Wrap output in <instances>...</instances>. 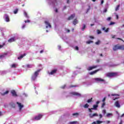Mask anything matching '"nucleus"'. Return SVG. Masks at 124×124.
Segmentation results:
<instances>
[{
    "label": "nucleus",
    "instance_id": "nucleus-47",
    "mask_svg": "<svg viewBox=\"0 0 124 124\" xmlns=\"http://www.w3.org/2000/svg\"><path fill=\"white\" fill-rule=\"evenodd\" d=\"M120 97H115V98H112L113 100H116V99H119Z\"/></svg>",
    "mask_w": 124,
    "mask_h": 124
},
{
    "label": "nucleus",
    "instance_id": "nucleus-46",
    "mask_svg": "<svg viewBox=\"0 0 124 124\" xmlns=\"http://www.w3.org/2000/svg\"><path fill=\"white\" fill-rule=\"evenodd\" d=\"M90 38H91V39H94V37L93 36H89Z\"/></svg>",
    "mask_w": 124,
    "mask_h": 124
},
{
    "label": "nucleus",
    "instance_id": "nucleus-43",
    "mask_svg": "<svg viewBox=\"0 0 124 124\" xmlns=\"http://www.w3.org/2000/svg\"><path fill=\"white\" fill-rule=\"evenodd\" d=\"M111 19H112V18L111 17H108L107 20V21H110L111 20Z\"/></svg>",
    "mask_w": 124,
    "mask_h": 124
},
{
    "label": "nucleus",
    "instance_id": "nucleus-32",
    "mask_svg": "<svg viewBox=\"0 0 124 124\" xmlns=\"http://www.w3.org/2000/svg\"><path fill=\"white\" fill-rule=\"evenodd\" d=\"M100 44V40H98L97 42H96L95 43V44H96V45H99Z\"/></svg>",
    "mask_w": 124,
    "mask_h": 124
},
{
    "label": "nucleus",
    "instance_id": "nucleus-35",
    "mask_svg": "<svg viewBox=\"0 0 124 124\" xmlns=\"http://www.w3.org/2000/svg\"><path fill=\"white\" fill-rule=\"evenodd\" d=\"M120 95L118 94H111V96H119Z\"/></svg>",
    "mask_w": 124,
    "mask_h": 124
},
{
    "label": "nucleus",
    "instance_id": "nucleus-11",
    "mask_svg": "<svg viewBox=\"0 0 124 124\" xmlns=\"http://www.w3.org/2000/svg\"><path fill=\"white\" fill-rule=\"evenodd\" d=\"M97 67V66H90L87 69V70L90 71V70H93V69H94V68H96Z\"/></svg>",
    "mask_w": 124,
    "mask_h": 124
},
{
    "label": "nucleus",
    "instance_id": "nucleus-41",
    "mask_svg": "<svg viewBox=\"0 0 124 124\" xmlns=\"http://www.w3.org/2000/svg\"><path fill=\"white\" fill-rule=\"evenodd\" d=\"M25 23H31V20H25Z\"/></svg>",
    "mask_w": 124,
    "mask_h": 124
},
{
    "label": "nucleus",
    "instance_id": "nucleus-21",
    "mask_svg": "<svg viewBox=\"0 0 124 124\" xmlns=\"http://www.w3.org/2000/svg\"><path fill=\"white\" fill-rule=\"evenodd\" d=\"M73 24H74L75 25L77 24H78V21H77V18H76L73 21Z\"/></svg>",
    "mask_w": 124,
    "mask_h": 124
},
{
    "label": "nucleus",
    "instance_id": "nucleus-57",
    "mask_svg": "<svg viewBox=\"0 0 124 124\" xmlns=\"http://www.w3.org/2000/svg\"><path fill=\"white\" fill-rule=\"evenodd\" d=\"M99 101H97L96 102V105H97V104H99Z\"/></svg>",
    "mask_w": 124,
    "mask_h": 124
},
{
    "label": "nucleus",
    "instance_id": "nucleus-30",
    "mask_svg": "<svg viewBox=\"0 0 124 124\" xmlns=\"http://www.w3.org/2000/svg\"><path fill=\"white\" fill-rule=\"evenodd\" d=\"M92 100H93V98H91L87 100V103H91V102L92 101Z\"/></svg>",
    "mask_w": 124,
    "mask_h": 124
},
{
    "label": "nucleus",
    "instance_id": "nucleus-6",
    "mask_svg": "<svg viewBox=\"0 0 124 124\" xmlns=\"http://www.w3.org/2000/svg\"><path fill=\"white\" fill-rule=\"evenodd\" d=\"M72 95H76L77 96H81V94L78 92H72L70 93Z\"/></svg>",
    "mask_w": 124,
    "mask_h": 124
},
{
    "label": "nucleus",
    "instance_id": "nucleus-42",
    "mask_svg": "<svg viewBox=\"0 0 124 124\" xmlns=\"http://www.w3.org/2000/svg\"><path fill=\"white\" fill-rule=\"evenodd\" d=\"M116 39H118V40H121V41H123V42H124V40L121 39V38H117Z\"/></svg>",
    "mask_w": 124,
    "mask_h": 124
},
{
    "label": "nucleus",
    "instance_id": "nucleus-52",
    "mask_svg": "<svg viewBox=\"0 0 124 124\" xmlns=\"http://www.w3.org/2000/svg\"><path fill=\"white\" fill-rule=\"evenodd\" d=\"M108 31H109V28H108L106 30V31H105V32H108Z\"/></svg>",
    "mask_w": 124,
    "mask_h": 124
},
{
    "label": "nucleus",
    "instance_id": "nucleus-8",
    "mask_svg": "<svg viewBox=\"0 0 124 124\" xmlns=\"http://www.w3.org/2000/svg\"><path fill=\"white\" fill-rule=\"evenodd\" d=\"M94 80L96 82H104L105 81L104 79L98 78H94Z\"/></svg>",
    "mask_w": 124,
    "mask_h": 124
},
{
    "label": "nucleus",
    "instance_id": "nucleus-44",
    "mask_svg": "<svg viewBox=\"0 0 124 124\" xmlns=\"http://www.w3.org/2000/svg\"><path fill=\"white\" fill-rule=\"evenodd\" d=\"M105 100H106V97H105L102 100L103 102H105Z\"/></svg>",
    "mask_w": 124,
    "mask_h": 124
},
{
    "label": "nucleus",
    "instance_id": "nucleus-25",
    "mask_svg": "<svg viewBox=\"0 0 124 124\" xmlns=\"http://www.w3.org/2000/svg\"><path fill=\"white\" fill-rule=\"evenodd\" d=\"M37 77H36L35 76H34V75H33V76H32V77H31V79H32V80H33V81H34V80H35V79H36V78H37Z\"/></svg>",
    "mask_w": 124,
    "mask_h": 124
},
{
    "label": "nucleus",
    "instance_id": "nucleus-55",
    "mask_svg": "<svg viewBox=\"0 0 124 124\" xmlns=\"http://www.w3.org/2000/svg\"><path fill=\"white\" fill-rule=\"evenodd\" d=\"M66 31L67 32H70V30H69V29H66Z\"/></svg>",
    "mask_w": 124,
    "mask_h": 124
},
{
    "label": "nucleus",
    "instance_id": "nucleus-49",
    "mask_svg": "<svg viewBox=\"0 0 124 124\" xmlns=\"http://www.w3.org/2000/svg\"><path fill=\"white\" fill-rule=\"evenodd\" d=\"M25 28H26V25L24 24L22 27V29L23 30Z\"/></svg>",
    "mask_w": 124,
    "mask_h": 124
},
{
    "label": "nucleus",
    "instance_id": "nucleus-27",
    "mask_svg": "<svg viewBox=\"0 0 124 124\" xmlns=\"http://www.w3.org/2000/svg\"><path fill=\"white\" fill-rule=\"evenodd\" d=\"M96 124H102L103 122L98 120L96 122Z\"/></svg>",
    "mask_w": 124,
    "mask_h": 124
},
{
    "label": "nucleus",
    "instance_id": "nucleus-22",
    "mask_svg": "<svg viewBox=\"0 0 124 124\" xmlns=\"http://www.w3.org/2000/svg\"><path fill=\"white\" fill-rule=\"evenodd\" d=\"M9 93V91H6L4 93H1V95L3 96V95H5V94H8Z\"/></svg>",
    "mask_w": 124,
    "mask_h": 124
},
{
    "label": "nucleus",
    "instance_id": "nucleus-40",
    "mask_svg": "<svg viewBox=\"0 0 124 124\" xmlns=\"http://www.w3.org/2000/svg\"><path fill=\"white\" fill-rule=\"evenodd\" d=\"M76 87H78L77 85H71L70 88H76Z\"/></svg>",
    "mask_w": 124,
    "mask_h": 124
},
{
    "label": "nucleus",
    "instance_id": "nucleus-34",
    "mask_svg": "<svg viewBox=\"0 0 124 124\" xmlns=\"http://www.w3.org/2000/svg\"><path fill=\"white\" fill-rule=\"evenodd\" d=\"M11 67L12 68H16V65L15 64H13L12 65H11Z\"/></svg>",
    "mask_w": 124,
    "mask_h": 124
},
{
    "label": "nucleus",
    "instance_id": "nucleus-29",
    "mask_svg": "<svg viewBox=\"0 0 124 124\" xmlns=\"http://www.w3.org/2000/svg\"><path fill=\"white\" fill-rule=\"evenodd\" d=\"M85 29H86V25L83 24V27L82 28L81 30L82 31H85Z\"/></svg>",
    "mask_w": 124,
    "mask_h": 124
},
{
    "label": "nucleus",
    "instance_id": "nucleus-31",
    "mask_svg": "<svg viewBox=\"0 0 124 124\" xmlns=\"http://www.w3.org/2000/svg\"><path fill=\"white\" fill-rule=\"evenodd\" d=\"M78 122L77 121H73V122H71L69 123V124H77Z\"/></svg>",
    "mask_w": 124,
    "mask_h": 124
},
{
    "label": "nucleus",
    "instance_id": "nucleus-56",
    "mask_svg": "<svg viewBox=\"0 0 124 124\" xmlns=\"http://www.w3.org/2000/svg\"><path fill=\"white\" fill-rule=\"evenodd\" d=\"M55 12L56 13H58V12H59V11L58 10V9H56L55 10Z\"/></svg>",
    "mask_w": 124,
    "mask_h": 124
},
{
    "label": "nucleus",
    "instance_id": "nucleus-2",
    "mask_svg": "<svg viewBox=\"0 0 124 124\" xmlns=\"http://www.w3.org/2000/svg\"><path fill=\"white\" fill-rule=\"evenodd\" d=\"M115 76H118V73L111 72V73H108L107 74V77H115Z\"/></svg>",
    "mask_w": 124,
    "mask_h": 124
},
{
    "label": "nucleus",
    "instance_id": "nucleus-13",
    "mask_svg": "<svg viewBox=\"0 0 124 124\" xmlns=\"http://www.w3.org/2000/svg\"><path fill=\"white\" fill-rule=\"evenodd\" d=\"M74 17H75V14H74L73 15H71L68 18V20H72V19H73L74 18Z\"/></svg>",
    "mask_w": 124,
    "mask_h": 124
},
{
    "label": "nucleus",
    "instance_id": "nucleus-24",
    "mask_svg": "<svg viewBox=\"0 0 124 124\" xmlns=\"http://www.w3.org/2000/svg\"><path fill=\"white\" fill-rule=\"evenodd\" d=\"M91 43H93V41L89 40L86 42V44H91Z\"/></svg>",
    "mask_w": 124,
    "mask_h": 124
},
{
    "label": "nucleus",
    "instance_id": "nucleus-45",
    "mask_svg": "<svg viewBox=\"0 0 124 124\" xmlns=\"http://www.w3.org/2000/svg\"><path fill=\"white\" fill-rule=\"evenodd\" d=\"M114 24H115V22H110V23H109V26H111L112 25H114Z\"/></svg>",
    "mask_w": 124,
    "mask_h": 124
},
{
    "label": "nucleus",
    "instance_id": "nucleus-54",
    "mask_svg": "<svg viewBox=\"0 0 124 124\" xmlns=\"http://www.w3.org/2000/svg\"><path fill=\"white\" fill-rule=\"evenodd\" d=\"M99 117H100V119H102V114H100L99 115Z\"/></svg>",
    "mask_w": 124,
    "mask_h": 124
},
{
    "label": "nucleus",
    "instance_id": "nucleus-16",
    "mask_svg": "<svg viewBox=\"0 0 124 124\" xmlns=\"http://www.w3.org/2000/svg\"><path fill=\"white\" fill-rule=\"evenodd\" d=\"M11 93L13 94V96H17V93H16L15 90H12Z\"/></svg>",
    "mask_w": 124,
    "mask_h": 124
},
{
    "label": "nucleus",
    "instance_id": "nucleus-64",
    "mask_svg": "<svg viewBox=\"0 0 124 124\" xmlns=\"http://www.w3.org/2000/svg\"><path fill=\"white\" fill-rule=\"evenodd\" d=\"M103 2H104V1L103 0H102L101 1V4H102L103 3Z\"/></svg>",
    "mask_w": 124,
    "mask_h": 124
},
{
    "label": "nucleus",
    "instance_id": "nucleus-50",
    "mask_svg": "<svg viewBox=\"0 0 124 124\" xmlns=\"http://www.w3.org/2000/svg\"><path fill=\"white\" fill-rule=\"evenodd\" d=\"M75 50H77V51H78L79 50V47H78L77 46L75 47Z\"/></svg>",
    "mask_w": 124,
    "mask_h": 124
},
{
    "label": "nucleus",
    "instance_id": "nucleus-19",
    "mask_svg": "<svg viewBox=\"0 0 124 124\" xmlns=\"http://www.w3.org/2000/svg\"><path fill=\"white\" fill-rule=\"evenodd\" d=\"M24 15L26 17V18H30V16L28 15V13L25 11H24Z\"/></svg>",
    "mask_w": 124,
    "mask_h": 124
},
{
    "label": "nucleus",
    "instance_id": "nucleus-3",
    "mask_svg": "<svg viewBox=\"0 0 124 124\" xmlns=\"http://www.w3.org/2000/svg\"><path fill=\"white\" fill-rule=\"evenodd\" d=\"M89 116L91 119H93L94 117H98V114L96 113L93 114L89 113Z\"/></svg>",
    "mask_w": 124,
    "mask_h": 124
},
{
    "label": "nucleus",
    "instance_id": "nucleus-14",
    "mask_svg": "<svg viewBox=\"0 0 124 124\" xmlns=\"http://www.w3.org/2000/svg\"><path fill=\"white\" fill-rule=\"evenodd\" d=\"M115 105L116 107H117V108H120L121 107V105H120V103H119V101H117L115 103Z\"/></svg>",
    "mask_w": 124,
    "mask_h": 124
},
{
    "label": "nucleus",
    "instance_id": "nucleus-26",
    "mask_svg": "<svg viewBox=\"0 0 124 124\" xmlns=\"http://www.w3.org/2000/svg\"><path fill=\"white\" fill-rule=\"evenodd\" d=\"M120 6H121L120 5H118L117 7L115 8V11H118L119 10V8H120Z\"/></svg>",
    "mask_w": 124,
    "mask_h": 124
},
{
    "label": "nucleus",
    "instance_id": "nucleus-62",
    "mask_svg": "<svg viewBox=\"0 0 124 124\" xmlns=\"http://www.w3.org/2000/svg\"><path fill=\"white\" fill-rule=\"evenodd\" d=\"M119 124H123V121L121 120L120 122L119 123Z\"/></svg>",
    "mask_w": 124,
    "mask_h": 124
},
{
    "label": "nucleus",
    "instance_id": "nucleus-9",
    "mask_svg": "<svg viewBox=\"0 0 124 124\" xmlns=\"http://www.w3.org/2000/svg\"><path fill=\"white\" fill-rule=\"evenodd\" d=\"M45 23L46 24V25H47L46 26V29H48V28H52L51 24L48 21H45Z\"/></svg>",
    "mask_w": 124,
    "mask_h": 124
},
{
    "label": "nucleus",
    "instance_id": "nucleus-37",
    "mask_svg": "<svg viewBox=\"0 0 124 124\" xmlns=\"http://www.w3.org/2000/svg\"><path fill=\"white\" fill-rule=\"evenodd\" d=\"M97 32L98 34H100V33H101V31L99 30H98L97 31Z\"/></svg>",
    "mask_w": 124,
    "mask_h": 124
},
{
    "label": "nucleus",
    "instance_id": "nucleus-4",
    "mask_svg": "<svg viewBox=\"0 0 124 124\" xmlns=\"http://www.w3.org/2000/svg\"><path fill=\"white\" fill-rule=\"evenodd\" d=\"M42 117H43V115L41 114H39L38 116H36L34 117V120H35L36 121H38L40 120V119H41Z\"/></svg>",
    "mask_w": 124,
    "mask_h": 124
},
{
    "label": "nucleus",
    "instance_id": "nucleus-38",
    "mask_svg": "<svg viewBox=\"0 0 124 124\" xmlns=\"http://www.w3.org/2000/svg\"><path fill=\"white\" fill-rule=\"evenodd\" d=\"M104 106H105V102H104L101 106V108H103L104 107Z\"/></svg>",
    "mask_w": 124,
    "mask_h": 124
},
{
    "label": "nucleus",
    "instance_id": "nucleus-17",
    "mask_svg": "<svg viewBox=\"0 0 124 124\" xmlns=\"http://www.w3.org/2000/svg\"><path fill=\"white\" fill-rule=\"evenodd\" d=\"M98 107V105H93V108H92V109H93V110H97Z\"/></svg>",
    "mask_w": 124,
    "mask_h": 124
},
{
    "label": "nucleus",
    "instance_id": "nucleus-10",
    "mask_svg": "<svg viewBox=\"0 0 124 124\" xmlns=\"http://www.w3.org/2000/svg\"><path fill=\"white\" fill-rule=\"evenodd\" d=\"M99 70H100V69H98L96 70H95V71H93V72H90V73H89V74H90V75H93V74H95V73H96V72H98V71H99Z\"/></svg>",
    "mask_w": 124,
    "mask_h": 124
},
{
    "label": "nucleus",
    "instance_id": "nucleus-36",
    "mask_svg": "<svg viewBox=\"0 0 124 124\" xmlns=\"http://www.w3.org/2000/svg\"><path fill=\"white\" fill-rule=\"evenodd\" d=\"M102 112L103 114H104V115H105L106 114V110H105V109H103Z\"/></svg>",
    "mask_w": 124,
    "mask_h": 124
},
{
    "label": "nucleus",
    "instance_id": "nucleus-39",
    "mask_svg": "<svg viewBox=\"0 0 124 124\" xmlns=\"http://www.w3.org/2000/svg\"><path fill=\"white\" fill-rule=\"evenodd\" d=\"M93 110V109H92L91 108H88V110H89V112H90V113H92V112H93V110Z\"/></svg>",
    "mask_w": 124,
    "mask_h": 124
},
{
    "label": "nucleus",
    "instance_id": "nucleus-7",
    "mask_svg": "<svg viewBox=\"0 0 124 124\" xmlns=\"http://www.w3.org/2000/svg\"><path fill=\"white\" fill-rule=\"evenodd\" d=\"M58 70L54 69L52 70L50 73H49V75H54L55 73H57V71Z\"/></svg>",
    "mask_w": 124,
    "mask_h": 124
},
{
    "label": "nucleus",
    "instance_id": "nucleus-58",
    "mask_svg": "<svg viewBox=\"0 0 124 124\" xmlns=\"http://www.w3.org/2000/svg\"><path fill=\"white\" fill-rule=\"evenodd\" d=\"M116 19L117 20H118V19H119V16H118V15H116Z\"/></svg>",
    "mask_w": 124,
    "mask_h": 124
},
{
    "label": "nucleus",
    "instance_id": "nucleus-61",
    "mask_svg": "<svg viewBox=\"0 0 124 124\" xmlns=\"http://www.w3.org/2000/svg\"><path fill=\"white\" fill-rule=\"evenodd\" d=\"M104 12L105 13L106 12H107V9H105L104 10Z\"/></svg>",
    "mask_w": 124,
    "mask_h": 124
},
{
    "label": "nucleus",
    "instance_id": "nucleus-18",
    "mask_svg": "<svg viewBox=\"0 0 124 124\" xmlns=\"http://www.w3.org/2000/svg\"><path fill=\"white\" fill-rule=\"evenodd\" d=\"M26 55L27 54L26 53H24L23 55H21L20 56L17 58L18 60H21V59H23L24 57L26 56Z\"/></svg>",
    "mask_w": 124,
    "mask_h": 124
},
{
    "label": "nucleus",
    "instance_id": "nucleus-51",
    "mask_svg": "<svg viewBox=\"0 0 124 124\" xmlns=\"http://www.w3.org/2000/svg\"><path fill=\"white\" fill-rule=\"evenodd\" d=\"M27 67H28V68H31V65H30V64L27 65Z\"/></svg>",
    "mask_w": 124,
    "mask_h": 124
},
{
    "label": "nucleus",
    "instance_id": "nucleus-20",
    "mask_svg": "<svg viewBox=\"0 0 124 124\" xmlns=\"http://www.w3.org/2000/svg\"><path fill=\"white\" fill-rule=\"evenodd\" d=\"M5 21L6 22H10V20H9V16L8 15L5 16Z\"/></svg>",
    "mask_w": 124,
    "mask_h": 124
},
{
    "label": "nucleus",
    "instance_id": "nucleus-15",
    "mask_svg": "<svg viewBox=\"0 0 124 124\" xmlns=\"http://www.w3.org/2000/svg\"><path fill=\"white\" fill-rule=\"evenodd\" d=\"M8 42H9V43H11V42H14V41H15V37H13L11 38V39H9L8 40Z\"/></svg>",
    "mask_w": 124,
    "mask_h": 124
},
{
    "label": "nucleus",
    "instance_id": "nucleus-53",
    "mask_svg": "<svg viewBox=\"0 0 124 124\" xmlns=\"http://www.w3.org/2000/svg\"><path fill=\"white\" fill-rule=\"evenodd\" d=\"M96 62L98 63V62H100V59H97L96 60Z\"/></svg>",
    "mask_w": 124,
    "mask_h": 124
},
{
    "label": "nucleus",
    "instance_id": "nucleus-28",
    "mask_svg": "<svg viewBox=\"0 0 124 124\" xmlns=\"http://www.w3.org/2000/svg\"><path fill=\"white\" fill-rule=\"evenodd\" d=\"M73 116H76V117H78V116H79V113H78V112L77 113H73Z\"/></svg>",
    "mask_w": 124,
    "mask_h": 124
},
{
    "label": "nucleus",
    "instance_id": "nucleus-23",
    "mask_svg": "<svg viewBox=\"0 0 124 124\" xmlns=\"http://www.w3.org/2000/svg\"><path fill=\"white\" fill-rule=\"evenodd\" d=\"M89 104H86L85 105L83 106L84 108H85V109H87V108H89Z\"/></svg>",
    "mask_w": 124,
    "mask_h": 124
},
{
    "label": "nucleus",
    "instance_id": "nucleus-63",
    "mask_svg": "<svg viewBox=\"0 0 124 124\" xmlns=\"http://www.w3.org/2000/svg\"><path fill=\"white\" fill-rule=\"evenodd\" d=\"M43 52H44L43 50H42L40 51V54H42Z\"/></svg>",
    "mask_w": 124,
    "mask_h": 124
},
{
    "label": "nucleus",
    "instance_id": "nucleus-48",
    "mask_svg": "<svg viewBox=\"0 0 124 124\" xmlns=\"http://www.w3.org/2000/svg\"><path fill=\"white\" fill-rule=\"evenodd\" d=\"M112 113H108L107 115V117H109V116H111Z\"/></svg>",
    "mask_w": 124,
    "mask_h": 124
},
{
    "label": "nucleus",
    "instance_id": "nucleus-59",
    "mask_svg": "<svg viewBox=\"0 0 124 124\" xmlns=\"http://www.w3.org/2000/svg\"><path fill=\"white\" fill-rule=\"evenodd\" d=\"M102 30H103V31H106V28L105 27H103V28H102Z\"/></svg>",
    "mask_w": 124,
    "mask_h": 124
},
{
    "label": "nucleus",
    "instance_id": "nucleus-5",
    "mask_svg": "<svg viewBox=\"0 0 124 124\" xmlns=\"http://www.w3.org/2000/svg\"><path fill=\"white\" fill-rule=\"evenodd\" d=\"M16 104H17V105L19 108V110H20V111H21V110H22V108H23V107H24V105H22V104L21 103H19V102H17Z\"/></svg>",
    "mask_w": 124,
    "mask_h": 124
},
{
    "label": "nucleus",
    "instance_id": "nucleus-12",
    "mask_svg": "<svg viewBox=\"0 0 124 124\" xmlns=\"http://www.w3.org/2000/svg\"><path fill=\"white\" fill-rule=\"evenodd\" d=\"M41 70V69H39V70H37L36 71H35L34 73V76L37 77V76H38V74H39V72H40Z\"/></svg>",
    "mask_w": 124,
    "mask_h": 124
},
{
    "label": "nucleus",
    "instance_id": "nucleus-60",
    "mask_svg": "<svg viewBox=\"0 0 124 124\" xmlns=\"http://www.w3.org/2000/svg\"><path fill=\"white\" fill-rule=\"evenodd\" d=\"M116 37V35H114L112 36V38H115Z\"/></svg>",
    "mask_w": 124,
    "mask_h": 124
},
{
    "label": "nucleus",
    "instance_id": "nucleus-33",
    "mask_svg": "<svg viewBox=\"0 0 124 124\" xmlns=\"http://www.w3.org/2000/svg\"><path fill=\"white\" fill-rule=\"evenodd\" d=\"M14 14H17L18 13V9H16V10H15V11H14Z\"/></svg>",
    "mask_w": 124,
    "mask_h": 124
},
{
    "label": "nucleus",
    "instance_id": "nucleus-1",
    "mask_svg": "<svg viewBox=\"0 0 124 124\" xmlns=\"http://www.w3.org/2000/svg\"><path fill=\"white\" fill-rule=\"evenodd\" d=\"M113 51H117V50H124V46H119V44L115 45L112 48Z\"/></svg>",
    "mask_w": 124,
    "mask_h": 124
}]
</instances>
